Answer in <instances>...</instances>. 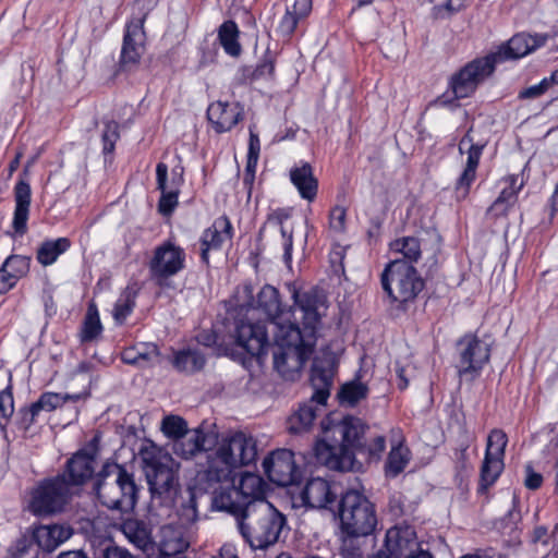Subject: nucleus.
Masks as SVG:
<instances>
[{
    "label": "nucleus",
    "mask_w": 558,
    "mask_h": 558,
    "mask_svg": "<svg viewBox=\"0 0 558 558\" xmlns=\"http://www.w3.org/2000/svg\"><path fill=\"white\" fill-rule=\"evenodd\" d=\"M294 305L289 310H282L277 289L271 286H265L258 293V306L270 318L269 326L272 335L278 318L284 314H290V320L300 323L305 331L316 332L322 326V318L326 315L328 302L326 294L318 289L307 291H293Z\"/></svg>",
    "instance_id": "1"
},
{
    "label": "nucleus",
    "mask_w": 558,
    "mask_h": 558,
    "mask_svg": "<svg viewBox=\"0 0 558 558\" xmlns=\"http://www.w3.org/2000/svg\"><path fill=\"white\" fill-rule=\"evenodd\" d=\"M315 333L301 329L290 320V314L280 316L275 326L274 366L286 380H295L312 354Z\"/></svg>",
    "instance_id": "2"
},
{
    "label": "nucleus",
    "mask_w": 558,
    "mask_h": 558,
    "mask_svg": "<svg viewBox=\"0 0 558 558\" xmlns=\"http://www.w3.org/2000/svg\"><path fill=\"white\" fill-rule=\"evenodd\" d=\"M216 449L207 456L205 476L208 482L232 480L233 472L256 461L257 444L253 436L234 432L216 439Z\"/></svg>",
    "instance_id": "3"
},
{
    "label": "nucleus",
    "mask_w": 558,
    "mask_h": 558,
    "mask_svg": "<svg viewBox=\"0 0 558 558\" xmlns=\"http://www.w3.org/2000/svg\"><path fill=\"white\" fill-rule=\"evenodd\" d=\"M286 519L269 501L259 499L248 502L238 517V529L252 549H265L274 545Z\"/></svg>",
    "instance_id": "4"
},
{
    "label": "nucleus",
    "mask_w": 558,
    "mask_h": 558,
    "mask_svg": "<svg viewBox=\"0 0 558 558\" xmlns=\"http://www.w3.org/2000/svg\"><path fill=\"white\" fill-rule=\"evenodd\" d=\"M138 457L154 498L172 505L179 493L178 471L171 456L153 442L142 446Z\"/></svg>",
    "instance_id": "5"
},
{
    "label": "nucleus",
    "mask_w": 558,
    "mask_h": 558,
    "mask_svg": "<svg viewBox=\"0 0 558 558\" xmlns=\"http://www.w3.org/2000/svg\"><path fill=\"white\" fill-rule=\"evenodd\" d=\"M95 492L98 500L108 509L126 512L136 505L137 488L133 475L118 464L104 468L97 478Z\"/></svg>",
    "instance_id": "6"
},
{
    "label": "nucleus",
    "mask_w": 558,
    "mask_h": 558,
    "mask_svg": "<svg viewBox=\"0 0 558 558\" xmlns=\"http://www.w3.org/2000/svg\"><path fill=\"white\" fill-rule=\"evenodd\" d=\"M342 531L349 536H367L376 527L374 505L360 492L348 490L339 502Z\"/></svg>",
    "instance_id": "7"
},
{
    "label": "nucleus",
    "mask_w": 558,
    "mask_h": 558,
    "mask_svg": "<svg viewBox=\"0 0 558 558\" xmlns=\"http://www.w3.org/2000/svg\"><path fill=\"white\" fill-rule=\"evenodd\" d=\"M383 289L399 303L413 301L424 288L416 269L404 259L391 260L381 274Z\"/></svg>",
    "instance_id": "8"
},
{
    "label": "nucleus",
    "mask_w": 558,
    "mask_h": 558,
    "mask_svg": "<svg viewBox=\"0 0 558 558\" xmlns=\"http://www.w3.org/2000/svg\"><path fill=\"white\" fill-rule=\"evenodd\" d=\"M70 495V485L64 475L46 480L31 492L27 508L38 517L54 514L63 510Z\"/></svg>",
    "instance_id": "9"
},
{
    "label": "nucleus",
    "mask_w": 558,
    "mask_h": 558,
    "mask_svg": "<svg viewBox=\"0 0 558 558\" xmlns=\"http://www.w3.org/2000/svg\"><path fill=\"white\" fill-rule=\"evenodd\" d=\"M498 63V54H488L468 63L451 78V89L456 99L472 95L480 83L488 77Z\"/></svg>",
    "instance_id": "10"
},
{
    "label": "nucleus",
    "mask_w": 558,
    "mask_h": 558,
    "mask_svg": "<svg viewBox=\"0 0 558 558\" xmlns=\"http://www.w3.org/2000/svg\"><path fill=\"white\" fill-rule=\"evenodd\" d=\"M323 438L314 446V456L317 463L330 470L350 471L354 465L353 452L341 440L328 439L326 422H322Z\"/></svg>",
    "instance_id": "11"
},
{
    "label": "nucleus",
    "mask_w": 558,
    "mask_h": 558,
    "mask_svg": "<svg viewBox=\"0 0 558 558\" xmlns=\"http://www.w3.org/2000/svg\"><path fill=\"white\" fill-rule=\"evenodd\" d=\"M459 374L474 377L489 361V344L474 335H465L458 342Z\"/></svg>",
    "instance_id": "12"
},
{
    "label": "nucleus",
    "mask_w": 558,
    "mask_h": 558,
    "mask_svg": "<svg viewBox=\"0 0 558 558\" xmlns=\"http://www.w3.org/2000/svg\"><path fill=\"white\" fill-rule=\"evenodd\" d=\"M508 442L506 433L493 429L487 438L485 458L481 468V482L483 487L495 483L504 470L505 449Z\"/></svg>",
    "instance_id": "13"
},
{
    "label": "nucleus",
    "mask_w": 558,
    "mask_h": 558,
    "mask_svg": "<svg viewBox=\"0 0 558 558\" xmlns=\"http://www.w3.org/2000/svg\"><path fill=\"white\" fill-rule=\"evenodd\" d=\"M268 478L278 486H288L298 478L294 454L288 449L272 451L263 462Z\"/></svg>",
    "instance_id": "14"
},
{
    "label": "nucleus",
    "mask_w": 558,
    "mask_h": 558,
    "mask_svg": "<svg viewBox=\"0 0 558 558\" xmlns=\"http://www.w3.org/2000/svg\"><path fill=\"white\" fill-rule=\"evenodd\" d=\"M184 251L168 242L156 247L149 268L154 278L167 279L181 271L184 268Z\"/></svg>",
    "instance_id": "15"
},
{
    "label": "nucleus",
    "mask_w": 558,
    "mask_h": 558,
    "mask_svg": "<svg viewBox=\"0 0 558 558\" xmlns=\"http://www.w3.org/2000/svg\"><path fill=\"white\" fill-rule=\"evenodd\" d=\"M338 495L337 485L322 477L308 480L300 493L303 505L313 509H331Z\"/></svg>",
    "instance_id": "16"
},
{
    "label": "nucleus",
    "mask_w": 558,
    "mask_h": 558,
    "mask_svg": "<svg viewBox=\"0 0 558 558\" xmlns=\"http://www.w3.org/2000/svg\"><path fill=\"white\" fill-rule=\"evenodd\" d=\"M97 437H95L85 448L77 451L66 464V474L71 484L82 485L89 480L96 468V457L98 453Z\"/></svg>",
    "instance_id": "17"
},
{
    "label": "nucleus",
    "mask_w": 558,
    "mask_h": 558,
    "mask_svg": "<svg viewBox=\"0 0 558 558\" xmlns=\"http://www.w3.org/2000/svg\"><path fill=\"white\" fill-rule=\"evenodd\" d=\"M483 145L474 144L473 137L468 132L459 144V151L463 154L466 148V163L465 167L457 180L456 193L458 198H464L469 194V190L476 177V169L482 156Z\"/></svg>",
    "instance_id": "18"
},
{
    "label": "nucleus",
    "mask_w": 558,
    "mask_h": 558,
    "mask_svg": "<svg viewBox=\"0 0 558 558\" xmlns=\"http://www.w3.org/2000/svg\"><path fill=\"white\" fill-rule=\"evenodd\" d=\"M385 549L396 558H430L418 550L415 533L411 527H392L386 533Z\"/></svg>",
    "instance_id": "19"
},
{
    "label": "nucleus",
    "mask_w": 558,
    "mask_h": 558,
    "mask_svg": "<svg viewBox=\"0 0 558 558\" xmlns=\"http://www.w3.org/2000/svg\"><path fill=\"white\" fill-rule=\"evenodd\" d=\"M216 444V435L203 428L187 429L175 442L173 451L183 459H190L202 451L211 449Z\"/></svg>",
    "instance_id": "20"
},
{
    "label": "nucleus",
    "mask_w": 558,
    "mask_h": 558,
    "mask_svg": "<svg viewBox=\"0 0 558 558\" xmlns=\"http://www.w3.org/2000/svg\"><path fill=\"white\" fill-rule=\"evenodd\" d=\"M328 439L341 440L348 448H359L361 437L364 435L366 426L362 420L354 416H344L342 420L326 422Z\"/></svg>",
    "instance_id": "21"
},
{
    "label": "nucleus",
    "mask_w": 558,
    "mask_h": 558,
    "mask_svg": "<svg viewBox=\"0 0 558 558\" xmlns=\"http://www.w3.org/2000/svg\"><path fill=\"white\" fill-rule=\"evenodd\" d=\"M335 367L330 357L315 359L311 371V383L314 389L312 401L325 405L330 395Z\"/></svg>",
    "instance_id": "22"
},
{
    "label": "nucleus",
    "mask_w": 558,
    "mask_h": 558,
    "mask_svg": "<svg viewBox=\"0 0 558 558\" xmlns=\"http://www.w3.org/2000/svg\"><path fill=\"white\" fill-rule=\"evenodd\" d=\"M88 397V390H84L80 393H43L38 401H36L28 409L23 411V423L25 424V427H28L35 421V417L39 413V411H53L68 401L77 402L81 400H86Z\"/></svg>",
    "instance_id": "23"
},
{
    "label": "nucleus",
    "mask_w": 558,
    "mask_h": 558,
    "mask_svg": "<svg viewBox=\"0 0 558 558\" xmlns=\"http://www.w3.org/2000/svg\"><path fill=\"white\" fill-rule=\"evenodd\" d=\"M267 332V328L260 323L241 322L236 326V343L251 355L260 356L268 345Z\"/></svg>",
    "instance_id": "24"
},
{
    "label": "nucleus",
    "mask_w": 558,
    "mask_h": 558,
    "mask_svg": "<svg viewBox=\"0 0 558 558\" xmlns=\"http://www.w3.org/2000/svg\"><path fill=\"white\" fill-rule=\"evenodd\" d=\"M143 23V19H137L126 26L121 51V62L124 66L135 65L144 53L145 32Z\"/></svg>",
    "instance_id": "25"
},
{
    "label": "nucleus",
    "mask_w": 558,
    "mask_h": 558,
    "mask_svg": "<svg viewBox=\"0 0 558 558\" xmlns=\"http://www.w3.org/2000/svg\"><path fill=\"white\" fill-rule=\"evenodd\" d=\"M546 40L547 35L517 34L493 54H498V63L507 59H519L544 46Z\"/></svg>",
    "instance_id": "26"
},
{
    "label": "nucleus",
    "mask_w": 558,
    "mask_h": 558,
    "mask_svg": "<svg viewBox=\"0 0 558 558\" xmlns=\"http://www.w3.org/2000/svg\"><path fill=\"white\" fill-rule=\"evenodd\" d=\"M427 243H430L434 246V255L439 252L440 236L437 233H429L426 239H418L414 236L397 239L390 243V250L392 253L402 254L405 262L410 264L420 259L423 247L425 248Z\"/></svg>",
    "instance_id": "27"
},
{
    "label": "nucleus",
    "mask_w": 558,
    "mask_h": 558,
    "mask_svg": "<svg viewBox=\"0 0 558 558\" xmlns=\"http://www.w3.org/2000/svg\"><path fill=\"white\" fill-rule=\"evenodd\" d=\"M232 236V226L226 217L217 218L213 226L205 230L201 240V255L205 263H208V253L211 250L220 248L221 244Z\"/></svg>",
    "instance_id": "28"
},
{
    "label": "nucleus",
    "mask_w": 558,
    "mask_h": 558,
    "mask_svg": "<svg viewBox=\"0 0 558 558\" xmlns=\"http://www.w3.org/2000/svg\"><path fill=\"white\" fill-rule=\"evenodd\" d=\"M502 182L505 186L499 196L487 209V214L494 217L507 215L509 209L517 203L518 193L524 186L523 180L514 174L506 177Z\"/></svg>",
    "instance_id": "29"
},
{
    "label": "nucleus",
    "mask_w": 558,
    "mask_h": 558,
    "mask_svg": "<svg viewBox=\"0 0 558 558\" xmlns=\"http://www.w3.org/2000/svg\"><path fill=\"white\" fill-rule=\"evenodd\" d=\"M207 117L218 133L230 131L240 120L241 110L238 105L216 101L207 109Z\"/></svg>",
    "instance_id": "30"
},
{
    "label": "nucleus",
    "mask_w": 558,
    "mask_h": 558,
    "mask_svg": "<svg viewBox=\"0 0 558 558\" xmlns=\"http://www.w3.org/2000/svg\"><path fill=\"white\" fill-rule=\"evenodd\" d=\"M189 546L181 527L168 524L160 529V555L158 558H180Z\"/></svg>",
    "instance_id": "31"
},
{
    "label": "nucleus",
    "mask_w": 558,
    "mask_h": 558,
    "mask_svg": "<svg viewBox=\"0 0 558 558\" xmlns=\"http://www.w3.org/2000/svg\"><path fill=\"white\" fill-rule=\"evenodd\" d=\"M290 180L303 199L313 202L316 198L318 180L308 162H301V165L293 167L290 170Z\"/></svg>",
    "instance_id": "32"
},
{
    "label": "nucleus",
    "mask_w": 558,
    "mask_h": 558,
    "mask_svg": "<svg viewBox=\"0 0 558 558\" xmlns=\"http://www.w3.org/2000/svg\"><path fill=\"white\" fill-rule=\"evenodd\" d=\"M29 269V259L22 255L9 256L0 267V293H7Z\"/></svg>",
    "instance_id": "33"
},
{
    "label": "nucleus",
    "mask_w": 558,
    "mask_h": 558,
    "mask_svg": "<svg viewBox=\"0 0 558 558\" xmlns=\"http://www.w3.org/2000/svg\"><path fill=\"white\" fill-rule=\"evenodd\" d=\"M32 199V190L29 184L20 180L14 187L15 209L13 217V229L19 234H24L27 230V219Z\"/></svg>",
    "instance_id": "34"
},
{
    "label": "nucleus",
    "mask_w": 558,
    "mask_h": 558,
    "mask_svg": "<svg viewBox=\"0 0 558 558\" xmlns=\"http://www.w3.org/2000/svg\"><path fill=\"white\" fill-rule=\"evenodd\" d=\"M316 401L301 404L287 420V429L291 434H302L311 429L319 410Z\"/></svg>",
    "instance_id": "35"
},
{
    "label": "nucleus",
    "mask_w": 558,
    "mask_h": 558,
    "mask_svg": "<svg viewBox=\"0 0 558 558\" xmlns=\"http://www.w3.org/2000/svg\"><path fill=\"white\" fill-rule=\"evenodd\" d=\"M71 535L72 529L62 524L43 525L34 534L38 545L47 551L54 550L59 545L68 541Z\"/></svg>",
    "instance_id": "36"
},
{
    "label": "nucleus",
    "mask_w": 558,
    "mask_h": 558,
    "mask_svg": "<svg viewBox=\"0 0 558 558\" xmlns=\"http://www.w3.org/2000/svg\"><path fill=\"white\" fill-rule=\"evenodd\" d=\"M121 531L130 543L143 551L153 548L150 531L144 522L135 519L125 520L121 525Z\"/></svg>",
    "instance_id": "37"
},
{
    "label": "nucleus",
    "mask_w": 558,
    "mask_h": 558,
    "mask_svg": "<svg viewBox=\"0 0 558 558\" xmlns=\"http://www.w3.org/2000/svg\"><path fill=\"white\" fill-rule=\"evenodd\" d=\"M240 497L243 498L244 507L248 502H253L264 498V481L260 476L246 473L241 480L239 487H235Z\"/></svg>",
    "instance_id": "38"
},
{
    "label": "nucleus",
    "mask_w": 558,
    "mask_h": 558,
    "mask_svg": "<svg viewBox=\"0 0 558 558\" xmlns=\"http://www.w3.org/2000/svg\"><path fill=\"white\" fill-rule=\"evenodd\" d=\"M70 240L66 238L45 241L37 250L38 263L43 266L52 265L61 254L70 248Z\"/></svg>",
    "instance_id": "39"
},
{
    "label": "nucleus",
    "mask_w": 558,
    "mask_h": 558,
    "mask_svg": "<svg viewBox=\"0 0 558 558\" xmlns=\"http://www.w3.org/2000/svg\"><path fill=\"white\" fill-rule=\"evenodd\" d=\"M239 499V492L234 486H232L226 490L215 493L213 505L218 510L234 514L235 519L238 520V517H240L244 510V504Z\"/></svg>",
    "instance_id": "40"
},
{
    "label": "nucleus",
    "mask_w": 558,
    "mask_h": 558,
    "mask_svg": "<svg viewBox=\"0 0 558 558\" xmlns=\"http://www.w3.org/2000/svg\"><path fill=\"white\" fill-rule=\"evenodd\" d=\"M218 38L228 54L232 57L240 56L242 48L239 43V29L233 21H227L220 25Z\"/></svg>",
    "instance_id": "41"
},
{
    "label": "nucleus",
    "mask_w": 558,
    "mask_h": 558,
    "mask_svg": "<svg viewBox=\"0 0 558 558\" xmlns=\"http://www.w3.org/2000/svg\"><path fill=\"white\" fill-rule=\"evenodd\" d=\"M290 218V214L286 210H277L274 211L269 216V222L275 223L280 227V232L283 239V259L287 264L291 262L292 257V246H293V229L287 225Z\"/></svg>",
    "instance_id": "42"
},
{
    "label": "nucleus",
    "mask_w": 558,
    "mask_h": 558,
    "mask_svg": "<svg viewBox=\"0 0 558 558\" xmlns=\"http://www.w3.org/2000/svg\"><path fill=\"white\" fill-rule=\"evenodd\" d=\"M206 363L205 356L196 350L178 352L173 359V365L179 372L195 373L201 371Z\"/></svg>",
    "instance_id": "43"
},
{
    "label": "nucleus",
    "mask_w": 558,
    "mask_h": 558,
    "mask_svg": "<svg viewBox=\"0 0 558 558\" xmlns=\"http://www.w3.org/2000/svg\"><path fill=\"white\" fill-rule=\"evenodd\" d=\"M409 461L410 451L402 442L392 446L385 465L386 474L392 477L397 476L405 469Z\"/></svg>",
    "instance_id": "44"
},
{
    "label": "nucleus",
    "mask_w": 558,
    "mask_h": 558,
    "mask_svg": "<svg viewBox=\"0 0 558 558\" xmlns=\"http://www.w3.org/2000/svg\"><path fill=\"white\" fill-rule=\"evenodd\" d=\"M101 331L102 326L99 319L97 306L94 303H90L80 333L81 341L90 342L97 339Z\"/></svg>",
    "instance_id": "45"
},
{
    "label": "nucleus",
    "mask_w": 558,
    "mask_h": 558,
    "mask_svg": "<svg viewBox=\"0 0 558 558\" xmlns=\"http://www.w3.org/2000/svg\"><path fill=\"white\" fill-rule=\"evenodd\" d=\"M182 169L172 170L171 187L168 191L161 192L159 201V210L163 215L170 214L178 204V187L182 183Z\"/></svg>",
    "instance_id": "46"
},
{
    "label": "nucleus",
    "mask_w": 558,
    "mask_h": 558,
    "mask_svg": "<svg viewBox=\"0 0 558 558\" xmlns=\"http://www.w3.org/2000/svg\"><path fill=\"white\" fill-rule=\"evenodd\" d=\"M367 387L357 381H352L349 384H345L341 391L339 392V398L341 400V403H345L348 405H355L361 400L365 399L367 396Z\"/></svg>",
    "instance_id": "47"
},
{
    "label": "nucleus",
    "mask_w": 558,
    "mask_h": 558,
    "mask_svg": "<svg viewBox=\"0 0 558 558\" xmlns=\"http://www.w3.org/2000/svg\"><path fill=\"white\" fill-rule=\"evenodd\" d=\"M386 449V439L381 435H375L367 442L359 445L360 454L368 461H378Z\"/></svg>",
    "instance_id": "48"
},
{
    "label": "nucleus",
    "mask_w": 558,
    "mask_h": 558,
    "mask_svg": "<svg viewBox=\"0 0 558 558\" xmlns=\"http://www.w3.org/2000/svg\"><path fill=\"white\" fill-rule=\"evenodd\" d=\"M187 423L184 418L178 415H167L161 422L162 433L173 442L177 441L186 430Z\"/></svg>",
    "instance_id": "49"
},
{
    "label": "nucleus",
    "mask_w": 558,
    "mask_h": 558,
    "mask_svg": "<svg viewBox=\"0 0 558 558\" xmlns=\"http://www.w3.org/2000/svg\"><path fill=\"white\" fill-rule=\"evenodd\" d=\"M135 306V299L131 292H125L122 294L113 308V317L116 322L122 324L126 317L132 313Z\"/></svg>",
    "instance_id": "50"
},
{
    "label": "nucleus",
    "mask_w": 558,
    "mask_h": 558,
    "mask_svg": "<svg viewBox=\"0 0 558 558\" xmlns=\"http://www.w3.org/2000/svg\"><path fill=\"white\" fill-rule=\"evenodd\" d=\"M347 210L342 206H335L329 213V231L336 234L345 230Z\"/></svg>",
    "instance_id": "51"
},
{
    "label": "nucleus",
    "mask_w": 558,
    "mask_h": 558,
    "mask_svg": "<svg viewBox=\"0 0 558 558\" xmlns=\"http://www.w3.org/2000/svg\"><path fill=\"white\" fill-rule=\"evenodd\" d=\"M299 21L298 16L288 9L278 24L277 32L283 37H289L293 34Z\"/></svg>",
    "instance_id": "52"
},
{
    "label": "nucleus",
    "mask_w": 558,
    "mask_h": 558,
    "mask_svg": "<svg viewBox=\"0 0 558 558\" xmlns=\"http://www.w3.org/2000/svg\"><path fill=\"white\" fill-rule=\"evenodd\" d=\"M186 495V504L182 505L181 518L184 522L191 523L197 519L196 500L192 489H187Z\"/></svg>",
    "instance_id": "53"
},
{
    "label": "nucleus",
    "mask_w": 558,
    "mask_h": 558,
    "mask_svg": "<svg viewBox=\"0 0 558 558\" xmlns=\"http://www.w3.org/2000/svg\"><path fill=\"white\" fill-rule=\"evenodd\" d=\"M357 536H349L343 538L341 546V555L343 558H363V553L359 543L356 542Z\"/></svg>",
    "instance_id": "54"
},
{
    "label": "nucleus",
    "mask_w": 558,
    "mask_h": 558,
    "mask_svg": "<svg viewBox=\"0 0 558 558\" xmlns=\"http://www.w3.org/2000/svg\"><path fill=\"white\" fill-rule=\"evenodd\" d=\"M159 360V351L155 344H148L138 348V366H146L149 363H155Z\"/></svg>",
    "instance_id": "55"
},
{
    "label": "nucleus",
    "mask_w": 558,
    "mask_h": 558,
    "mask_svg": "<svg viewBox=\"0 0 558 558\" xmlns=\"http://www.w3.org/2000/svg\"><path fill=\"white\" fill-rule=\"evenodd\" d=\"M551 81H553L551 78H544L538 84L530 86V87L523 89L520 93V95H519L520 98L531 99V98L539 97L541 95H543L548 89V87L551 84Z\"/></svg>",
    "instance_id": "56"
},
{
    "label": "nucleus",
    "mask_w": 558,
    "mask_h": 558,
    "mask_svg": "<svg viewBox=\"0 0 558 558\" xmlns=\"http://www.w3.org/2000/svg\"><path fill=\"white\" fill-rule=\"evenodd\" d=\"M554 532H549L546 526H536L532 534V542L534 545L543 546L545 549L548 548L553 538Z\"/></svg>",
    "instance_id": "57"
},
{
    "label": "nucleus",
    "mask_w": 558,
    "mask_h": 558,
    "mask_svg": "<svg viewBox=\"0 0 558 558\" xmlns=\"http://www.w3.org/2000/svg\"><path fill=\"white\" fill-rule=\"evenodd\" d=\"M275 73V62L270 57H266L254 70L253 78H270Z\"/></svg>",
    "instance_id": "58"
},
{
    "label": "nucleus",
    "mask_w": 558,
    "mask_h": 558,
    "mask_svg": "<svg viewBox=\"0 0 558 558\" xmlns=\"http://www.w3.org/2000/svg\"><path fill=\"white\" fill-rule=\"evenodd\" d=\"M13 413V398L12 395L7 391H0V418H7Z\"/></svg>",
    "instance_id": "59"
},
{
    "label": "nucleus",
    "mask_w": 558,
    "mask_h": 558,
    "mask_svg": "<svg viewBox=\"0 0 558 558\" xmlns=\"http://www.w3.org/2000/svg\"><path fill=\"white\" fill-rule=\"evenodd\" d=\"M117 129L118 126L113 122L106 124V130L102 134V138L105 142L104 149L107 151H111L113 149V144L119 136Z\"/></svg>",
    "instance_id": "60"
},
{
    "label": "nucleus",
    "mask_w": 558,
    "mask_h": 558,
    "mask_svg": "<svg viewBox=\"0 0 558 558\" xmlns=\"http://www.w3.org/2000/svg\"><path fill=\"white\" fill-rule=\"evenodd\" d=\"M156 175H157V187L161 192L168 191L171 187V182L168 183V167L160 162L157 165L156 168Z\"/></svg>",
    "instance_id": "61"
},
{
    "label": "nucleus",
    "mask_w": 558,
    "mask_h": 558,
    "mask_svg": "<svg viewBox=\"0 0 558 558\" xmlns=\"http://www.w3.org/2000/svg\"><path fill=\"white\" fill-rule=\"evenodd\" d=\"M525 473H526V476L524 480L525 486L530 489L539 488L543 483V476L539 473L534 472L533 469L531 468V465H526Z\"/></svg>",
    "instance_id": "62"
},
{
    "label": "nucleus",
    "mask_w": 558,
    "mask_h": 558,
    "mask_svg": "<svg viewBox=\"0 0 558 558\" xmlns=\"http://www.w3.org/2000/svg\"><path fill=\"white\" fill-rule=\"evenodd\" d=\"M299 20L306 17L312 11V0H295L290 10Z\"/></svg>",
    "instance_id": "63"
},
{
    "label": "nucleus",
    "mask_w": 558,
    "mask_h": 558,
    "mask_svg": "<svg viewBox=\"0 0 558 558\" xmlns=\"http://www.w3.org/2000/svg\"><path fill=\"white\" fill-rule=\"evenodd\" d=\"M104 558H135L132 556L126 549H123L121 547H108L104 551Z\"/></svg>",
    "instance_id": "64"
}]
</instances>
